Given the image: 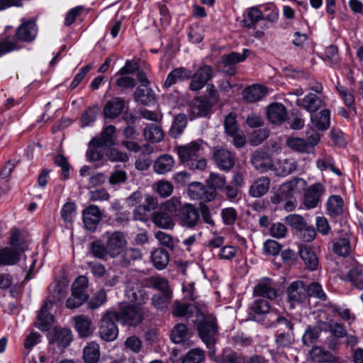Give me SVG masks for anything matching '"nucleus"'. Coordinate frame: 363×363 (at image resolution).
Returning <instances> with one entry per match:
<instances>
[{
    "instance_id": "53",
    "label": "nucleus",
    "mask_w": 363,
    "mask_h": 363,
    "mask_svg": "<svg viewBox=\"0 0 363 363\" xmlns=\"http://www.w3.org/2000/svg\"><path fill=\"white\" fill-rule=\"evenodd\" d=\"M99 108L98 106L89 107L82 115L81 121L82 126H87L94 123L99 113Z\"/></svg>"
},
{
    "instance_id": "47",
    "label": "nucleus",
    "mask_w": 363,
    "mask_h": 363,
    "mask_svg": "<svg viewBox=\"0 0 363 363\" xmlns=\"http://www.w3.org/2000/svg\"><path fill=\"white\" fill-rule=\"evenodd\" d=\"M143 254L139 249L130 247L126 249L122 255V262L124 264L131 263L142 259Z\"/></svg>"
},
{
    "instance_id": "6",
    "label": "nucleus",
    "mask_w": 363,
    "mask_h": 363,
    "mask_svg": "<svg viewBox=\"0 0 363 363\" xmlns=\"http://www.w3.org/2000/svg\"><path fill=\"white\" fill-rule=\"evenodd\" d=\"M125 296L130 303L138 306L148 300V295L137 277H130L125 281Z\"/></svg>"
},
{
    "instance_id": "11",
    "label": "nucleus",
    "mask_w": 363,
    "mask_h": 363,
    "mask_svg": "<svg viewBox=\"0 0 363 363\" xmlns=\"http://www.w3.org/2000/svg\"><path fill=\"white\" fill-rule=\"evenodd\" d=\"M288 301L291 307L304 301L307 297L306 286L302 281H293L286 289Z\"/></svg>"
},
{
    "instance_id": "39",
    "label": "nucleus",
    "mask_w": 363,
    "mask_h": 363,
    "mask_svg": "<svg viewBox=\"0 0 363 363\" xmlns=\"http://www.w3.org/2000/svg\"><path fill=\"white\" fill-rule=\"evenodd\" d=\"M100 357L99 345L94 342H89L84 348L83 358L86 363H96Z\"/></svg>"
},
{
    "instance_id": "40",
    "label": "nucleus",
    "mask_w": 363,
    "mask_h": 363,
    "mask_svg": "<svg viewBox=\"0 0 363 363\" xmlns=\"http://www.w3.org/2000/svg\"><path fill=\"white\" fill-rule=\"evenodd\" d=\"M211 108L210 103L204 99L197 98L191 105V112L195 116H203Z\"/></svg>"
},
{
    "instance_id": "55",
    "label": "nucleus",
    "mask_w": 363,
    "mask_h": 363,
    "mask_svg": "<svg viewBox=\"0 0 363 363\" xmlns=\"http://www.w3.org/2000/svg\"><path fill=\"white\" fill-rule=\"evenodd\" d=\"M225 177L218 173H211L207 179L208 188H212L215 191L216 189H223L225 186Z\"/></svg>"
},
{
    "instance_id": "51",
    "label": "nucleus",
    "mask_w": 363,
    "mask_h": 363,
    "mask_svg": "<svg viewBox=\"0 0 363 363\" xmlns=\"http://www.w3.org/2000/svg\"><path fill=\"white\" fill-rule=\"evenodd\" d=\"M149 284L155 289L160 291L162 294L172 293L167 279L160 277H151L148 279Z\"/></svg>"
},
{
    "instance_id": "41",
    "label": "nucleus",
    "mask_w": 363,
    "mask_h": 363,
    "mask_svg": "<svg viewBox=\"0 0 363 363\" xmlns=\"http://www.w3.org/2000/svg\"><path fill=\"white\" fill-rule=\"evenodd\" d=\"M327 209L331 216L341 215L343 213V200L340 196H332L327 202Z\"/></svg>"
},
{
    "instance_id": "3",
    "label": "nucleus",
    "mask_w": 363,
    "mask_h": 363,
    "mask_svg": "<svg viewBox=\"0 0 363 363\" xmlns=\"http://www.w3.org/2000/svg\"><path fill=\"white\" fill-rule=\"evenodd\" d=\"M196 311V320L199 322L198 330L201 340L208 347L214 345L216 341L217 325L216 318L212 315H204L199 309L194 307Z\"/></svg>"
},
{
    "instance_id": "57",
    "label": "nucleus",
    "mask_w": 363,
    "mask_h": 363,
    "mask_svg": "<svg viewBox=\"0 0 363 363\" xmlns=\"http://www.w3.org/2000/svg\"><path fill=\"white\" fill-rule=\"evenodd\" d=\"M334 252L340 256H347L350 252V241L347 238L337 240L333 245Z\"/></svg>"
},
{
    "instance_id": "35",
    "label": "nucleus",
    "mask_w": 363,
    "mask_h": 363,
    "mask_svg": "<svg viewBox=\"0 0 363 363\" xmlns=\"http://www.w3.org/2000/svg\"><path fill=\"white\" fill-rule=\"evenodd\" d=\"M145 139L151 143H159L163 140L164 133L162 128L156 124H150L143 130Z\"/></svg>"
},
{
    "instance_id": "45",
    "label": "nucleus",
    "mask_w": 363,
    "mask_h": 363,
    "mask_svg": "<svg viewBox=\"0 0 363 363\" xmlns=\"http://www.w3.org/2000/svg\"><path fill=\"white\" fill-rule=\"evenodd\" d=\"M188 333L186 326L184 324L179 323L174 327L172 331V340L177 344L181 343L186 339Z\"/></svg>"
},
{
    "instance_id": "61",
    "label": "nucleus",
    "mask_w": 363,
    "mask_h": 363,
    "mask_svg": "<svg viewBox=\"0 0 363 363\" xmlns=\"http://www.w3.org/2000/svg\"><path fill=\"white\" fill-rule=\"evenodd\" d=\"M348 276L350 280L357 289H363V272L357 269H351Z\"/></svg>"
},
{
    "instance_id": "9",
    "label": "nucleus",
    "mask_w": 363,
    "mask_h": 363,
    "mask_svg": "<svg viewBox=\"0 0 363 363\" xmlns=\"http://www.w3.org/2000/svg\"><path fill=\"white\" fill-rule=\"evenodd\" d=\"M250 52L249 50L245 49L242 54L233 52L223 55L219 62V67L225 74L230 76L234 75L236 72L235 65L238 62H243L248 56Z\"/></svg>"
},
{
    "instance_id": "7",
    "label": "nucleus",
    "mask_w": 363,
    "mask_h": 363,
    "mask_svg": "<svg viewBox=\"0 0 363 363\" xmlns=\"http://www.w3.org/2000/svg\"><path fill=\"white\" fill-rule=\"evenodd\" d=\"M116 311H107L102 317L99 326L100 337L107 342L114 340L118 333V330L114 320H116Z\"/></svg>"
},
{
    "instance_id": "8",
    "label": "nucleus",
    "mask_w": 363,
    "mask_h": 363,
    "mask_svg": "<svg viewBox=\"0 0 363 363\" xmlns=\"http://www.w3.org/2000/svg\"><path fill=\"white\" fill-rule=\"evenodd\" d=\"M106 238L108 255L113 258L118 257L127 245L125 235L121 231L108 232Z\"/></svg>"
},
{
    "instance_id": "30",
    "label": "nucleus",
    "mask_w": 363,
    "mask_h": 363,
    "mask_svg": "<svg viewBox=\"0 0 363 363\" xmlns=\"http://www.w3.org/2000/svg\"><path fill=\"white\" fill-rule=\"evenodd\" d=\"M296 169V162L292 158H286L279 160L277 165L274 166L273 171L278 176L285 177L295 172Z\"/></svg>"
},
{
    "instance_id": "20",
    "label": "nucleus",
    "mask_w": 363,
    "mask_h": 363,
    "mask_svg": "<svg viewBox=\"0 0 363 363\" xmlns=\"http://www.w3.org/2000/svg\"><path fill=\"white\" fill-rule=\"evenodd\" d=\"M278 323H284L290 330L291 333H281L277 335L275 342L278 348L289 347L292 345L294 342L293 330L294 325L292 323L283 317H278L277 319Z\"/></svg>"
},
{
    "instance_id": "64",
    "label": "nucleus",
    "mask_w": 363,
    "mask_h": 363,
    "mask_svg": "<svg viewBox=\"0 0 363 363\" xmlns=\"http://www.w3.org/2000/svg\"><path fill=\"white\" fill-rule=\"evenodd\" d=\"M281 247V245L274 240H267L264 243V252L268 255L275 256L278 255Z\"/></svg>"
},
{
    "instance_id": "1",
    "label": "nucleus",
    "mask_w": 363,
    "mask_h": 363,
    "mask_svg": "<svg viewBox=\"0 0 363 363\" xmlns=\"http://www.w3.org/2000/svg\"><path fill=\"white\" fill-rule=\"evenodd\" d=\"M179 207V197L173 196L162 203L157 211L152 214V222L158 228L169 230L172 229L175 223L172 215L177 213Z\"/></svg>"
},
{
    "instance_id": "48",
    "label": "nucleus",
    "mask_w": 363,
    "mask_h": 363,
    "mask_svg": "<svg viewBox=\"0 0 363 363\" xmlns=\"http://www.w3.org/2000/svg\"><path fill=\"white\" fill-rule=\"evenodd\" d=\"M262 19H264L262 11L256 7H252L248 9L247 17L243 22L246 27H251Z\"/></svg>"
},
{
    "instance_id": "22",
    "label": "nucleus",
    "mask_w": 363,
    "mask_h": 363,
    "mask_svg": "<svg viewBox=\"0 0 363 363\" xmlns=\"http://www.w3.org/2000/svg\"><path fill=\"white\" fill-rule=\"evenodd\" d=\"M296 104L310 113H315L324 106L323 101L313 93H309L301 99H298Z\"/></svg>"
},
{
    "instance_id": "29",
    "label": "nucleus",
    "mask_w": 363,
    "mask_h": 363,
    "mask_svg": "<svg viewBox=\"0 0 363 363\" xmlns=\"http://www.w3.org/2000/svg\"><path fill=\"white\" fill-rule=\"evenodd\" d=\"M191 76V72L189 69L184 67L176 68L168 74L164 83V87L168 89L177 82L188 79Z\"/></svg>"
},
{
    "instance_id": "36",
    "label": "nucleus",
    "mask_w": 363,
    "mask_h": 363,
    "mask_svg": "<svg viewBox=\"0 0 363 363\" xmlns=\"http://www.w3.org/2000/svg\"><path fill=\"white\" fill-rule=\"evenodd\" d=\"M267 94V89L260 85H254L244 89L243 98L249 102L260 100Z\"/></svg>"
},
{
    "instance_id": "23",
    "label": "nucleus",
    "mask_w": 363,
    "mask_h": 363,
    "mask_svg": "<svg viewBox=\"0 0 363 363\" xmlns=\"http://www.w3.org/2000/svg\"><path fill=\"white\" fill-rule=\"evenodd\" d=\"M116 133V128L112 125H107L102 130L100 136L93 138L90 141L91 146L104 147L114 144L113 137Z\"/></svg>"
},
{
    "instance_id": "49",
    "label": "nucleus",
    "mask_w": 363,
    "mask_h": 363,
    "mask_svg": "<svg viewBox=\"0 0 363 363\" xmlns=\"http://www.w3.org/2000/svg\"><path fill=\"white\" fill-rule=\"evenodd\" d=\"M87 299V294H81L79 292L72 291V296L67 299L66 306L69 309H74L82 306Z\"/></svg>"
},
{
    "instance_id": "58",
    "label": "nucleus",
    "mask_w": 363,
    "mask_h": 363,
    "mask_svg": "<svg viewBox=\"0 0 363 363\" xmlns=\"http://www.w3.org/2000/svg\"><path fill=\"white\" fill-rule=\"evenodd\" d=\"M307 295L314 296L320 300L325 301L327 298L326 294L324 293L322 286L315 282L311 284L306 288Z\"/></svg>"
},
{
    "instance_id": "62",
    "label": "nucleus",
    "mask_w": 363,
    "mask_h": 363,
    "mask_svg": "<svg viewBox=\"0 0 363 363\" xmlns=\"http://www.w3.org/2000/svg\"><path fill=\"white\" fill-rule=\"evenodd\" d=\"M90 249L93 255L97 258H104L108 254V248L99 241H94L91 243Z\"/></svg>"
},
{
    "instance_id": "4",
    "label": "nucleus",
    "mask_w": 363,
    "mask_h": 363,
    "mask_svg": "<svg viewBox=\"0 0 363 363\" xmlns=\"http://www.w3.org/2000/svg\"><path fill=\"white\" fill-rule=\"evenodd\" d=\"M175 216L179 224L186 228H194L200 222V213L194 205L185 203H182L179 198V207L177 209Z\"/></svg>"
},
{
    "instance_id": "63",
    "label": "nucleus",
    "mask_w": 363,
    "mask_h": 363,
    "mask_svg": "<svg viewBox=\"0 0 363 363\" xmlns=\"http://www.w3.org/2000/svg\"><path fill=\"white\" fill-rule=\"evenodd\" d=\"M88 286V279L85 276H79L72 286V291H76L81 294H87L85 292Z\"/></svg>"
},
{
    "instance_id": "44",
    "label": "nucleus",
    "mask_w": 363,
    "mask_h": 363,
    "mask_svg": "<svg viewBox=\"0 0 363 363\" xmlns=\"http://www.w3.org/2000/svg\"><path fill=\"white\" fill-rule=\"evenodd\" d=\"M286 143L289 148L296 152H306L308 150V143L303 138L290 137L286 139Z\"/></svg>"
},
{
    "instance_id": "13",
    "label": "nucleus",
    "mask_w": 363,
    "mask_h": 363,
    "mask_svg": "<svg viewBox=\"0 0 363 363\" xmlns=\"http://www.w3.org/2000/svg\"><path fill=\"white\" fill-rule=\"evenodd\" d=\"M202 145V140H195L185 145L178 147L177 154L181 162L184 164L198 157L199 152L203 150Z\"/></svg>"
},
{
    "instance_id": "43",
    "label": "nucleus",
    "mask_w": 363,
    "mask_h": 363,
    "mask_svg": "<svg viewBox=\"0 0 363 363\" xmlns=\"http://www.w3.org/2000/svg\"><path fill=\"white\" fill-rule=\"evenodd\" d=\"M310 356L313 362L324 363L331 362L333 359V355L320 347H314L310 351Z\"/></svg>"
},
{
    "instance_id": "14",
    "label": "nucleus",
    "mask_w": 363,
    "mask_h": 363,
    "mask_svg": "<svg viewBox=\"0 0 363 363\" xmlns=\"http://www.w3.org/2000/svg\"><path fill=\"white\" fill-rule=\"evenodd\" d=\"M213 158L218 167L223 171H229L235 165V155L224 148H215Z\"/></svg>"
},
{
    "instance_id": "34",
    "label": "nucleus",
    "mask_w": 363,
    "mask_h": 363,
    "mask_svg": "<svg viewBox=\"0 0 363 363\" xmlns=\"http://www.w3.org/2000/svg\"><path fill=\"white\" fill-rule=\"evenodd\" d=\"M174 164L172 157L169 155H163L159 157L154 163V170L156 173L164 174L172 170Z\"/></svg>"
},
{
    "instance_id": "33",
    "label": "nucleus",
    "mask_w": 363,
    "mask_h": 363,
    "mask_svg": "<svg viewBox=\"0 0 363 363\" xmlns=\"http://www.w3.org/2000/svg\"><path fill=\"white\" fill-rule=\"evenodd\" d=\"M330 113L328 109H323L318 113L312 114L311 121L314 127L320 130H325L330 126Z\"/></svg>"
},
{
    "instance_id": "28",
    "label": "nucleus",
    "mask_w": 363,
    "mask_h": 363,
    "mask_svg": "<svg viewBox=\"0 0 363 363\" xmlns=\"http://www.w3.org/2000/svg\"><path fill=\"white\" fill-rule=\"evenodd\" d=\"M299 255L305 265L311 270H316L318 267V259L313 249L306 245H302L299 249Z\"/></svg>"
},
{
    "instance_id": "10",
    "label": "nucleus",
    "mask_w": 363,
    "mask_h": 363,
    "mask_svg": "<svg viewBox=\"0 0 363 363\" xmlns=\"http://www.w3.org/2000/svg\"><path fill=\"white\" fill-rule=\"evenodd\" d=\"M103 213L96 205H89L82 211V219L85 228L89 231H95L102 220Z\"/></svg>"
},
{
    "instance_id": "38",
    "label": "nucleus",
    "mask_w": 363,
    "mask_h": 363,
    "mask_svg": "<svg viewBox=\"0 0 363 363\" xmlns=\"http://www.w3.org/2000/svg\"><path fill=\"white\" fill-rule=\"evenodd\" d=\"M318 328L320 330L330 331L337 338L342 337L347 334L346 330L342 324L333 321L320 322L318 323Z\"/></svg>"
},
{
    "instance_id": "31",
    "label": "nucleus",
    "mask_w": 363,
    "mask_h": 363,
    "mask_svg": "<svg viewBox=\"0 0 363 363\" xmlns=\"http://www.w3.org/2000/svg\"><path fill=\"white\" fill-rule=\"evenodd\" d=\"M267 116L273 123H281L286 116V110L284 105L279 103L271 104L268 107Z\"/></svg>"
},
{
    "instance_id": "59",
    "label": "nucleus",
    "mask_w": 363,
    "mask_h": 363,
    "mask_svg": "<svg viewBox=\"0 0 363 363\" xmlns=\"http://www.w3.org/2000/svg\"><path fill=\"white\" fill-rule=\"evenodd\" d=\"M285 220L287 224L298 230H301L307 224L304 218L297 214H291L286 216Z\"/></svg>"
},
{
    "instance_id": "21",
    "label": "nucleus",
    "mask_w": 363,
    "mask_h": 363,
    "mask_svg": "<svg viewBox=\"0 0 363 363\" xmlns=\"http://www.w3.org/2000/svg\"><path fill=\"white\" fill-rule=\"evenodd\" d=\"M72 340V331L68 328H55L50 334V342L60 348H65Z\"/></svg>"
},
{
    "instance_id": "50",
    "label": "nucleus",
    "mask_w": 363,
    "mask_h": 363,
    "mask_svg": "<svg viewBox=\"0 0 363 363\" xmlns=\"http://www.w3.org/2000/svg\"><path fill=\"white\" fill-rule=\"evenodd\" d=\"M203 359V351L199 348H194L185 354L182 363H201Z\"/></svg>"
},
{
    "instance_id": "56",
    "label": "nucleus",
    "mask_w": 363,
    "mask_h": 363,
    "mask_svg": "<svg viewBox=\"0 0 363 363\" xmlns=\"http://www.w3.org/2000/svg\"><path fill=\"white\" fill-rule=\"evenodd\" d=\"M173 185L167 180H160L156 183V191L162 198L169 196L173 192Z\"/></svg>"
},
{
    "instance_id": "18",
    "label": "nucleus",
    "mask_w": 363,
    "mask_h": 363,
    "mask_svg": "<svg viewBox=\"0 0 363 363\" xmlns=\"http://www.w3.org/2000/svg\"><path fill=\"white\" fill-rule=\"evenodd\" d=\"M54 304V301L47 300L44 302L38 314L36 326L41 330H48L53 323V316L49 313Z\"/></svg>"
},
{
    "instance_id": "54",
    "label": "nucleus",
    "mask_w": 363,
    "mask_h": 363,
    "mask_svg": "<svg viewBox=\"0 0 363 363\" xmlns=\"http://www.w3.org/2000/svg\"><path fill=\"white\" fill-rule=\"evenodd\" d=\"M77 213L76 204L73 202H67L61 211V216L65 222H72Z\"/></svg>"
},
{
    "instance_id": "19",
    "label": "nucleus",
    "mask_w": 363,
    "mask_h": 363,
    "mask_svg": "<svg viewBox=\"0 0 363 363\" xmlns=\"http://www.w3.org/2000/svg\"><path fill=\"white\" fill-rule=\"evenodd\" d=\"M37 27L34 21H27L23 22L16 33L17 39L23 42H32L37 35Z\"/></svg>"
},
{
    "instance_id": "46",
    "label": "nucleus",
    "mask_w": 363,
    "mask_h": 363,
    "mask_svg": "<svg viewBox=\"0 0 363 363\" xmlns=\"http://www.w3.org/2000/svg\"><path fill=\"white\" fill-rule=\"evenodd\" d=\"M152 90L147 86H138L134 93L136 101L143 105H147L153 99Z\"/></svg>"
},
{
    "instance_id": "5",
    "label": "nucleus",
    "mask_w": 363,
    "mask_h": 363,
    "mask_svg": "<svg viewBox=\"0 0 363 363\" xmlns=\"http://www.w3.org/2000/svg\"><path fill=\"white\" fill-rule=\"evenodd\" d=\"M144 308L136 304L121 306L118 312L116 311V321L123 324L136 326L144 318Z\"/></svg>"
},
{
    "instance_id": "17",
    "label": "nucleus",
    "mask_w": 363,
    "mask_h": 363,
    "mask_svg": "<svg viewBox=\"0 0 363 363\" xmlns=\"http://www.w3.org/2000/svg\"><path fill=\"white\" fill-rule=\"evenodd\" d=\"M74 328L80 337H89L93 335L94 328L91 318L86 315H79L72 318Z\"/></svg>"
},
{
    "instance_id": "2",
    "label": "nucleus",
    "mask_w": 363,
    "mask_h": 363,
    "mask_svg": "<svg viewBox=\"0 0 363 363\" xmlns=\"http://www.w3.org/2000/svg\"><path fill=\"white\" fill-rule=\"evenodd\" d=\"M10 244L12 249L6 247L0 250V265H11L17 263L19 254L28 249V244L23 240L18 230H13L11 235Z\"/></svg>"
},
{
    "instance_id": "26",
    "label": "nucleus",
    "mask_w": 363,
    "mask_h": 363,
    "mask_svg": "<svg viewBox=\"0 0 363 363\" xmlns=\"http://www.w3.org/2000/svg\"><path fill=\"white\" fill-rule=\"evenodd\" d=\"M271 180L267 177H261L255 180L250 186L249 194L254 198L263 196L268 191Z\"/></svg>"
},
{
    "instance_id": "24",
    "label": "nucleus",
    "mask_w": 363,
    "mask_h": 363,
    "mask_svg": "<svg viewBox=\"0 0 363 363\" xmlns=\"http://www.w3.org/2000/svg\"><path fill=\"white\" fill-rule=\"evenodd\" d=\"M253 294L255 296L266 297L271 300L276 298L277 295L272 281L269 279L261 280L255 287Z\"/></svg>"
},
{
    "instance_id": "12",
    "label": "nucleus",
    "mask_w": 363,
    "mask_h": 363,
    "mask_svg": "<svg viewBox=\"0 0 363 363\" xmlns=\"http://www.w3.org/2000/svg\"><path fill=\"white\" fill-rule=\"evenodd\" d=\"M189 196L194 200L210 201L216 196V191L212 188H206L202 183L194 182L187 189Z\"/></svg>"
},
{
    "instance_id": "27",
    "label": "nucleus",
    "mask_w": 363,
    "mask_h": 363,
    "mask_svg": "<svg viewBox=\"0 0 363 363\" xmlns=\"http://www.w3.org/2000/svg\"><path fill=\"white\" fill-rule=\"evenodd\" d=\"M324 191L323 186L320 184L312 185L305 194L304 204L308 208H314L320 201V198Z\"/></svg>"
},
{
    "instance_id": "37",
    "label": "nucleus",
    "mask_w": 363,
    "mask_h": 363,
    "mask_svg": "<svg viewBox=\"0 0 363 363\" xmlns=\"http://www.w3.org/2000/svg\"><path fill=\"white\" fill-rule=\"evenodd\" d=\"M151 259L154 266L160 270L164 269L169 262V254L163 248L154 250L152 252Z\"/></svg>"
},
{
    "instance_id": "25",
    "label": "nucleus",
    "mask_w": 363,
    "mask_h": 363,
    "mask_svg": "<svg viewBox=\"0 0 363 363\" xmlns=\"http://www.w3.org/2000/svg\"><path fill=\"white\" fill-rule=\"evenodd\" d=\"M125 107V101L120 97H115L106 102L104 107L106 118H115L118 116Z\"/></svg>"
},
{
    "instance_id": "60",
    "label": "nucleus",
    "mask_w": 363,
    "mask_h": 363,
    "mask_svg": "<svg viewBox=\"0 0 363 363\" xmlns=\"http://www.w3.org/2000/svg\"><path fill=\"white\" fill-rule=\"evenodd\" d=\"M225 132L229 135H235L238 133V128L237 125L235 116L233 113H229L225 119Z\"/></svg>"
},
{
    "instance_id": "42",
    "label": "nucleus",
    "mask_w": 363,
    "mask_h": 363,
    "mask_svg": "<svg viewBox=\"0 0 363 363\" xmlns=\"http://www.w3.org/2000/svg\"><path fill=\"white\" fill-rule=\"evenodd\" d=\"M187 124V118L184 114H178L175 116L171 129L169 130V135L174 138H178L183 132Z\"/></svg>"
},
{
    "instance_id": "32",
    "label": "nucleus",
    "mask_w": 363,
    "mask_h": 363,
    "mask_svg": "<svg viewBox=\"0 0 363 363\" xmlns=\"http://www.w3.org/2000/svg\"><path fill=\"white\" fill-rule=\"evenodd\" d=\"M281 186L282 192L288 194L291 198L306 189V182L301 178H294L283 184Z\"/></svg>"
},
{
    "instance_id": "52",
    "label": "nucleus",
    "mask_w": 363,
    "mask_h": 363,
    "mask_svg": "<svg viewBox=\"0 0 363 363\" xmlns=\"http://www.w3.org/2000/svg\"><path fill=\"white\" fill-rule=\"evenodd\" d=\"M172 299V293L155 294L152 298V304L158 310H163L167 307Z\"/></svg>"
},
{
    "instance_id": "15",
    "label": "nucleus",
    "mask_w": 363,
    "mask_h": 363,
    "mask_svg": "<svg viewBox=\"0 0 363 363\" xmlns=\"http://www.w3.org/2000/svg\"><path fill=\"white\" fill-rule=\"evenodd\" d=\"M213 74V71L210 66H202L193 75L189 89L194 91L201 89L212 78Z\"/></svg>"
},
{
    "instance_id": "16",
    "label": "nucleus",
    "mask_w": 363,
    "mask_h": 363,
    "mask_svg": "<svg viewBox=\"0 0 363 363\" xmlns=\"http://www.w3.org/2000/svg\"><path fill=\"white\" fill-rule=\"evenodd\" d=\"M251 162L254 167L261 173L274 169L271 156L265 151L257 150L251 157Z\"/></svg>"
}]
</instances>
